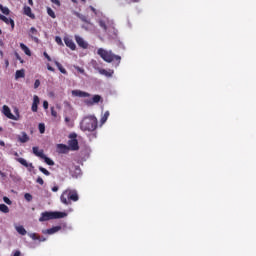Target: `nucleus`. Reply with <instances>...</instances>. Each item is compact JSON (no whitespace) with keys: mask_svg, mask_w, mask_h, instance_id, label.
<instances>
[{"mask_svg":"<svg viewBox=\"0 0 256 256\" xmlns=\"http://www.w3.org/2000/svg\"><path fill=\"white\" fill-rule=\"evenodd\" d=\"M72 3H77V0H71Z\"/></svg>","mask_w":256,"mask_h":256,"instance_id":"58","label":"nucleus"},{"mask_svg":"<svg viewBox=\"0 0 256 256\" xmlns=\"http://www.w3.org/2000/svg\"><path fill=\"white\" fill-rule=\"evenodd\" d=\"M39 171H41V173H43L47 177H49V175H51V172H49V170L45 169L43 166L39 167Z\"/></svg>","mask_w":256,"mask_h":256,"instance_id":"29","label":"nucleus"},{"mask_svg":"<svg viewBox=\"0 0 256 256\" xmlns=\"http://www.w3.org/2000/svg\"><path fill=\"white\" fill-rule=\"evenodd\" d=\"M25 77V70H17L15 73V79H23Z\"/></svg>","mask_w":256,"mask_h":256,"instance_id":"22","label":"nucleus"},{"mask_svg":"<svg viewBox=\"0 0 256 256\" xmlns=\"http://www.w3.org/2000/svg\"><path fill=\"white\" fill-rule=\"evenodd\" d=\"M64 43L66 47H69V49H71V51H75L77 49V45H75V42H73V39H71L70 37H64Z\"/></svg>","mask_w":256,"mask_h":256,"instance_id":"7","label":"nucleus"},{"mask_svg":"<svg viewBox=\"0 0 256 256\" xmlns=\"http://www.w3.org/2000/svg\"><path fill=\"white\" fill-rule=\"evenodd\" d=\"M18 141L20 143H27L29 141V135L26 132H21V135L18 136Z\"/></svg>","mask_w":256,"mask_h":256,"instance_id":"19","label":"nucleus"},{"mask_svg":"<svg viewBox=\"0 0 256 256\" xmlns=\"http://www.w3.org/2000/svg\"><path fill=\"white\" fill-rule=\"evenodd\" d=\"M97 55L103 59L106 63H113V61H116V67H119L121 64V56L115 55L113 51L111 50H105L103 48H99L97 50Z\"/></svg>","mask_w":256,"mask_h":256,"instance_id":"1","label":"nucleus"},{"mask_svg":"<svg viewBox=\"0 0 256 256\" xmlns=\"http://www.w3.org/2000/svg\"><path fill=\"white\" fill-rule=\"evenodd\" d=\"M55 41H56L57 45H63V40L61 39V37L56 36Z\"/></svg>","mask_w":256,"mask_h":256,"instance_id":"35","label":"nucleus"},{"mask_svg":"<svg viewBox=\"0 0 256 256\" xmlns=\"http://www.w3.org/2000/svg\"><path fill=\"white\" fill-rule=\"evenodd\" d=\"M41 159H43L47 165H55V162H53V160H51V158L47 157L45 154L41 157Z\"/></svg>","mask_w":256,"mask_h":256,"instance_id":"23","label":"nucleus"},{"mask_svg":"<svg viewBox=\"0 0 256 256\" xmlns=\"http://www.w3.org/2000/svg\"><path fill=\"white\" fill-rule=\"evenodd\" d=\"M52 191H53L54 193H57V191H59V186H53V187H52Z\"/></svg>","mask_w":256,"mask_h":256,"instance_id":"45","label":"nucleus"},{"mask_svg":"<svg viewBox=\"0 0 256 256\" xmlns=\"http://www.w3.org/2000/svg\"><path fill=\"white\" fill-rule=\"evenodd\" d=\"M32 151H33L34 155H35L36 157H40V159H42V157L45 155V153L43 152V150H39V147H37V146H34V147L32 148Z\"/></svg>","mask_w":256,"mask_h":256,"instance_id":"18","label":"nucleus"},{"mask_svg":"<svg viewBox=\"0 0 256 256\" xmlns=\"http://www.w3.org/2000/svg\"><path fill=\"white\" fill-rule=\"evenodd\" d=\"M36 183H38L39 185H44L45 181H43V178L38 177L37 180H36Z\"/></svg>","mask_w":256,"mask_h":256,"instance_id":"38","label":"nucleus"},{"mask_svg":"<svg viewBox=\"0 0 256 256\" xmlns=\"http://www.w3.org/2000/svg\"><path fill=\"white\" fill-rule=\"evenodd\" d=\"M43 108H44V109H49V102H48L47 100H45V101L43 102Z\"/></svg>","mask_w":256,"mask_h":256,"instance_id":"40","label":"nucleus"},{"mask_svg":"<svg viewBox=\"0 0 256 256\" xmlns=\"http://www.w3.org/2000/svg\"><path fill=\"white\" fill-rule=\"evenodd\" d=\"M82 131H95L97 129V118L95 116H87L80 123Z\"/></svg>","mask_w":256,"mask_h":256,"instance_id":"3","label":"nucleus"},{"mask_svg":"<svg viewBox=\"0 0 256 256\" xmlns=\"http://www.w3.org/2000/svg\"><path fill=\"white\" fill-rule=\"evenodd\" d=\"M0 145L1 147H5V142H3V140H0Z\"/></svg>","mask_w":256,"mask_h":256,"instance_id":"53","label":"nucleus"},{"mask_svg":"<svg viewBox=\"0 0 256 256\" xmlns=\"http://www.w3.org/2000/svg\"><path fill=\"white\" fill-rule=\"evenodd\" d=\"M28 236L30 239H33V241H39L40 239V236L37 233H29Z\"/></svg>","mask_w":256,"mask_h":256,"instance_id":"26","label":"nucleus"},{"mask_svg":"<svg viewBox=\"0 0 256 256\" xmlns=\"http://www.w3.org/2000/svg\"><path fill=\"white\" fill-rule=\"evenodd\" d=\"M60 201L63 205H71L72 202L77 203V201H79V194L77 190L68 188L62 192Z\"/></svg>","mask_w":256,"mask_h":256,"instance_id":"2","label":"nucleus"},{"mask_svg":"<svg viewBox=\"0 0 256 256\" xmlns=\"http://www.w3.org/2000/svg\"><path fill=\"white\" fill-rule=\"evenodd\" d=\"M75 41L82 49H87L89 47V44H87V42L80 36H75Z\"/></svg>","mask_w":256,"mask_h":256,"instance_id":"12","label":"nucleus"},{"mask_svg":"<svg viewBox=\"0 0 256 256\" xmlns=\"http://www.w3.org/2000/svg\"><path fill=\"white\" fill-rule=\"evenodd\" d=\"M82 1V3H87V0H81Z\"/></svg>","mask_w":256,"mask_h":256,"instance_id":"59","label":"nucleus"},{"mask_svg":"<svg viewBox=\"0 0 256 256\" xmlns=\"http://www.w3.org/2000/svg\"><path fill=\"white\" fill-rule=\"evenodd\" d=\"M90 9L95 15H97V9H95V7L90 6Z\"/></svg>","mask_w":256,"mask_h":256,"instance_id":"47","label":"nucleus"},{"mask_svg":"<svg viewBox=\"0 0 256 256\" xmlns=\"http://www.w3.org/2000/svg\"><path fill=\"white\" fill-rule=\"evenodd\" d=\"M47 13L52 19H55L57 16L55 15V12L51 8H47Z\"/></svg>","mask_w":256,"mask_h":256,"instance_id":"30","label":"nucleus"},{"mask_svg":"<svg viewBox=\"0 0 256 256\" xmlns=\"http://www.w3.org/2000/svg\"><path fill=\"white\" fill-rule=\"evenodd\" d=\"M24 199H25L26 201H28V202H31V201H33V196H32L30 193H26V194L24 195Z\"/></svg>","mask_w":256,"mask_h":256,"instance_id":"32","label":"nucleus"},{"mask_svg":"<svg viewBox=\"0 0 256 256\" xmlns=\"http://www.w3.org/2000/svg\"><path fill=\"white\" fill-rule=\"evenodd\" d=\"M20 49L24 51L25 55H28V57H31V50L29 49V47H27V45H25L24 43H20Z\"/></svg>","mask_w":256,"mask_h":256,"instance_id":"20","label":"nucleus"},{"mask_svg":"<svg viewBox=\"0 0 256 256\" xmlns=\"http://www.w3.org/2000/svg\"><path fill=\"white\" fill-rule=\"evenodd\" d=\"M101 101V96L100 95H94L92 99L85 100L84 103L88 107L93 106L95 103H99Z\"/></svg>","mask_w":256,"mask_h":256,"instance_id":"8","label":"nucleus"},{"mask_svg":"<svg viewBox=\"0 0 256 256\" xmlns=\"http://www.w3.org/2000/svg\"><path fill=\"white\" fill-rule=\"evenodd\" d=\"M40 86H41V81L39 79L35 80L34 89H39Z\"/></svg>","mask_w":256,"mask_h":256,"instance_id":"34","label":"nucleus"},{"mask_svg":"<svg viewBox=\"0 0 256 256\" xmlns=\"http://www.w3.org/2000/svg\"><path fill=\"white\" fill-rule=\"evenodd\" d=\"M68 147L71 151H79V141L77 140V134L71 133L69 135Z\"/></svg>","mask_w":256,"mask_h":256,"instance_id":"6","label":"nucleus"},{"mask_svg":"<svg viewBox=\"0 0 256 256\" xmlns=\"http://www.w3.org/2000/svg\"><path fill=\"white\" fill-rule=\"evenodd\" d=\"M37 35H39V31H37L35 27H31L29 30V37H31L35 43H39V38Z\"/></svg>","mask_w":256,"mask_h":256,"instance_id":"11","label":"nucleus"},{"mask_svg":"<svg viewBox=\"0 0 256 256\" xmlns=\"http://www.w3.org/2000/svg\"><path fill=\"white\" fill-rule=\"evenodd\" d=\"M101 27H103L104 29H107V26L105 24H103V22H101Z\"/></svg>","mask_w":256,"mask_h":256,"instance_id":"55","label":"nucleus"},{"mask_svg":"<svg viewBox=\"0 0 256 256\" xmlns=\"http://www.w3.org/2000/svg\"><path fill=\"white\" fill-rule=\"evenodd\" d=\"M73 97H91V94L81 90H72Z\"/></svg>","mask_w":256,"mask_h":256,"instance_id":"15","label":"nucleus"},{"mask_svg":"<svg viewBox=\"0 0 256 256\" xmlns=\"http://www.w3.org/2000/svg\"><path fill=\"white\" fill-rule=\"evenodd\" d=\"M74 15H76V17H78V19H80V17H81V13H79V12H74Z\"/></svg>","mask_w":256,"mask_h":256,"instance_id":"52","label":"nucleus"},{"mask_svg":"<svg viewBox=\"0 0 256 256\" xmlns=\"http://www.w3.org/2000/svg\"><path fill=\"white\" fill-rule=\"evenodd\" d=\"M24 15L30 17V19H35V14H33L31 7L29 6H24Z\"/></svg>","mask_w":256,"mask_h":256,"instance_id":"17","label":"nucleus"},{"mask_svg":"<svg viewBox=\"0 0 256 256\" xmlns=\"http://www.w3.org/2000/svg\"><path fill=\"white\" fill-rule=\"evenodd\" d=\"M77 70L79 71V73H85V70L83 68L77 67Z\"/></svg>","mask_w":256,"mask_h":256,"instance_id":"51","label":"nucleus"},{"mask_svg":"<svg viewBox=\"0 0 256 256\" xmlns=\"http://www.w3.org/2000/svg\"><path fill=\"white\" fill-rule=\"evenodd\" d=\"M16 161L20 163V165H23L24 167H29V163H27V160L25 158H17Z\"/></svg>","mask_w":256,"mask_h":256,"instance_id":"25","label":"nucleus"},{"mask_svg":"<svg viewBox=\"0 0 256 256\" xmlns=\"http://www.w3.org/2000/svg\"><path fill=\"white\" fill-rule=\"evenodd\" d=\"M15 229H16L17 233H19V235H27V230H25V227L16 226Z\"/></svg>","mask_w":256,"mask_h":256,"instance_id":"24","label":"nucleus"},{"mask_svg":"<svg viewBox=\"0 0 256 256\" xmlns=\"http://www.w3.org/2000/svg\"><path fill=\"white\" fill-rule=\"evenodd\" d=\"M3 9V5L0 4V11Z\"/></svg>","mask_w":256,"mask_h":256,"instance_id":"60","label":"nucleus"},{"mask_svg":"<svg viewBox=\"0 0 256 256\" xmlns=\"http://www.w3.org/2000/svg\"><path fill=\"white\" fill-rule=\"evenodd\" d=\"M61 231V226H54L52 228H49L47 230H44L43 233L47 235H53L57 232Z\"/></svg>","mask_w":256,"mask_h":256,"instance_id":"16","label":"nucleus"},{"mask_svg":"<svg viewBox=\"0 0 256 256\" xmlns=\"http://www.w3.org/2000/svg\"><path fill=\"white\" fill-rule=\"evenodd\" d=\"M39 103H40L39 96L34 95L33 96L32 107H31V111L33 113H37V111L39 110Z\"/></svg>","mask_w":256,"mask_h":256,"instance_id":"10","label":"nucleus"},{"mask_svg":"<svg viewBox=\"0 0 256 256\" xmlns=\"http://www.w3.org/2000/svg\"><path fill=\"white\" fill-rule=\"evenodd\" d=\"M13 256H21V251L16 250L13 254Z\"/></svg>","mask_w":256,"mask_h":256,"instance_id":"49","label":"nucleus"},{"mask_svg":"<svg viewBox=\"0 0 256 256\" xmlns=\"http://www.w3.org/2000/svg\"><path fill=\"white\" fill-rule=\"evenodd\" d=\"M0 11L3 13V15H9L11 13V10H9L7 7H3V6Z\"/></svg>","mask_w":256,"mask_h":256,"instance_id":"31","label":"nucleus"},{"mask_svg":"<svg viewBox=\"0 0 256 256\" xmlns=\"http://www.w3.org/2000/svg\"><path fill=\"white\" fill-rule=\"evenodd\" d=\"M48 71L55 72V68H53L51 65L47 64Z\"/></svg>","mask_w":256,"mask_h":256,"instance_id":"43","label":"nucleus"},{"mask_svg":"<svg viewBox=\"0 0 256 256\" xmlns=\"http://www.w3.org/2000/svg\"><path fill=\"white\" fill-rule=\"evenodd\" d=\"M141 0H132L133 3H139Z\"/></svg>","mask_w":256,"mask_h":256,"instance_id":"57","label":"nucleus"},{"mask_svg":"<svg viewBox=\"0 0 256 256\" xmlns=\"http://www.w3.org/2000/svg\"><path fill=\"white\" fill-rule=\"evenodd\" d=\"M98 73H100V75H104V77H113L115 71H113L112 69L105 70L103 68H98Z\"/></svg>","mask_w":256,"mask_h":256,"instance_id":"14","label":"nucleus"},{"mask_svg":"<svg viewBox=\"0 0 256 256\" xmlns=\"http://www.w3.org/2000/svg\"><path fill=\"white\" fill-rule=\"evenodd\" d=\"M63 217H67V213L65 212H42L39 218L40 223L45 221H51L52 219H63Z\"/></svg>","mask_w":256,"mask_h":256,"instance_id":"4","label":"nucleus"},{"mask_svg":"<svg viewBox=\"0 0 256 256\" xmlns=\"http://www.w3.org/2000/svg\"><path fill=\"white\" fill-rule=\"evenodd\" d=\"M44 57L47 59V61H51V56H49L47 52H44Z\"/></svg>","mask_w":256,"mask_h":256,"instance_id":"42","label":"nucleus"},{"mask_svg":"<svg viewBox=\"0 0 256 256\" xmlns=\"http://www.w3.org/2000/svg\"><path fill=\"white\" fill-rule=\"evenodd\" d=\"M58 148H59V149H67V145H65V144H59V145H58Z\"/></svg>","mask_w":256,"mask_h":256,"instance_id":"44","label":"nucleus"},{"mask_svg":"<svg viewBox=\"0 0 256 256\" xmlns=\"http://www.w3.org/2000/svg\"><path fill=\"white\" fill-rule=\"evenodd\" d=\"M51 3H54V5L61 7V2L59 0H51Z\"/></svg>","mask_w":256,"mask_h":256,"instance_id":"39","label":"nucleus"},{"mask_svg":"<svg viewBox=\"0 0 256 256\" xmlns=\"http://www.w3.org/2000/svg\"><path fill=\"white\" fill-rule=\"evenodd\" d=\"M16 59H18V61H20V63H23V59H21V56H19L18 53H16Z\"/></svg>","mask_w":256,"mask_h":256,"instance_id":"48","label":"nucleus"},{"mask_svg":"<svg viewBox=\"0 0 256 256\" xmlns=\"http://www.w3.org/2000/svg\"><path fill=\"white\" fill-rule=\"evenodd\" d=\"M80 19L83 21V23H89L87 16L81 14Z\"/></svg>","mask_w":256,"mask_h":256,"instance_id":"37","label":"nucleus"},{"mask_svg":"<svg viewBox=\"0 0 256 256\" xmlns=\"http://www.w3.org/2000/svg\"><path fill=\"white\" fill-rule=\"evenodd\" d=\"M0 55H1V57H3V51H0Z\"/></svg>","mask_w":256,"mask_h":256,"instance_id":"61","label":"nucleus"},{"mask_svg":"<svg viewBox=\"0 0 256 256\" xmlns=\"http://www.w3.org/2000/svg\"><path fill=\"white\" fill-rule=\"evenodd\" d=\"M2 113L8 119H12V121H19V118H20L19 109H15V114L16 115H13V113H11V108H9V106H7V105H4L2 107Z\"/></svg>","mask_w":256,"mask_h":256,"instance_id":"5","label":"nucleus"},{"mask_svg":"<svg viewBox=\"0 0 256 256\" xmlns=\"http://www.w3.org/2000/svg\"><path fill=\"white\" fill-rule=\"evenodd\" d=\"M6 67H9V60H5Z\"/></svg>","mask_w":256,"mask_h":256,"instance_id":"56","label":"nucleus"},{"mask_svg":"<svg viewBox=\"0 0 256 256\" xmlns=\"http://www.w3.org/2000/svg\"><path fill=\"white\" fill-rule=\"evenodd\" d=\"M29 5H31V7H33V0H28Z\"/></svg>","mask_w":256,"mask_h":256,"instance_id":"54","label":"nucleus"},{"mask_svg":"<svg viewBox=\"0 0 256 256\" xmlns=\"http://www.w3.org/2000/svg\"><path fill=\"white\" fill-rule=\"evenodd\" d=\"M109 115H110L109 111H106V112L104 113V115H103L102 118H101V123H102V124H103V123H107V120L109 119Z\"/></svg>","mask_w":256,"mask_h":256,"instance_id":"27","label":"nucleus"},{"mask_svg":"<svg viewBox=\"0 0 256 256\" xmlns=\"http://www.w3.org/2000/svg\"><path fill=\"white\" fill-rule=\"evenodd\" d=\"M0 131H3V128L0 127Z\"/></svg>","mask_w":256,"mask_h":256,"instance_id":"64","label":"nucleus"},{"mask_svg":"<svg viewBox=\"0 0 256 256\" xmlns=\"http://www.w3.org/2000/svg\"><path fill=\"white\" fill-rule=\"evenodd\" d=\"M51 115H52V117H57V112H56V110H55V108H51Z\"/></svg>","mask_w":256,"mask_h":256,"instance_id":"41","label":"nucleus"},{"mask_svg":"<svg viewBox=\"0 0 256 256\" xmlns=\"http://www.w3.org/2000/svg\"><path fill=\"white\" fill-rule=\"evenodd\" d=\"M71 175L72 177H75L77 179V177L81 176V167L74 165L71 167Z\"/></svg>","mask_w":256,"mask_h":256,"instance_id":"13","label":"nucleus"},{"mask_svg":"<svg viewBox=\"0 0 256 256\" xmlns=\"http://www.w3.org/2000/svg\"><path fill=\"white\" fill-rule=\"evenodd\" d=\"M64 121H65V123H71V118L65 117Z\"/></svg>","mask_w":256,"mask_h":256,"instance_id":"50","label":"nucleus"},{"mask_svg":"<svg viewBox=\"0 0 256 256\" xmlns=\"http://www.w3.org/2000/svg\"><path fill=\"white\" fill-rule=\"evenodd\" d=\"M0 211L2 213H9V207L5 204H0Z\"/></svg>","mask_w":256,"mask_h":256,"instance_id":"28","label":"nucleus"},{"mask_svg":"<svg viewBox=\"0 0 256 256\" xmlns=\"http://www.w3.org/2000/svg\"><path fill=\"white\" fill-rule=\"evenodd\" d=\"M3 201H4V203H6V205H11V199H9V197H7V196H4L3 197Z\"/></svg>","mask_w":256,"mask_h":256,"instance_id":"36","label":"nucleus"},{"mask_svg":"<svg viewBox=\"0 0 256 256\" xmlns=\"http://www.w3.org/2000/svg\"><path fill=\"white\" fill-rule=\"evenodd\" d=\"M38 241L40 242V243H43V242H45V241H47V238H45V237H41L40 236V239H38Z\"/></svg>","mask_w":256,"mask_h":256,"instance_id":"46","label":"nucleus"},{"mask_svg":"<svg viewBox=\"0 0 256 256\" xmlns=\"http://www.w3.org/2000/svg\"><path fill=\"white\" fill-rule=\"evenodd\" d=\"M54 63L60 71V73H62L63 75H67V70L63 67V65H61V63H59V61H54Z\"/></svg>","mask_w":256,"mask_h":256,"instance_id":"21","label":"nucleus"},{"mask_svg":"<svg viewBox=\"0 0 256 256\" xmlns=\"http://www.w3.org/2000/svg\"><path fill=\"white\" fill-rule=\"evenodd\" d=\"M16 157L19 155L17 152L15 153Z\"/></svg>","mask_w":256,"mask_h":256,"instance_id":"63","label":"nucleus"},{"mask_svg":"<svg viewBox=\"0 0 256 256\" xmlns=\"http://www.w3.org/2000/svg\"><path fill=\"white\" fill-rule=\"evenodd\" d=\"M0 21L6 23V25H11L12 29H15V21L11 18H7V16L0 14Z\"/></svg>","mask_w":256,"mask_h":256,"instance_id":"9","label":"nucleus"},{"mask_svg":"<svg viewBox=\"0 0 256 256\" xmlns=\"http://www.w3.org/2000/svg\"><path fill=\"white\" fill-rule=\"evenodd\" d=\"M38 129L40 133H45V124L40 123Z\"/></svg>","mask_w":256,"mask_h":256,"instance_id":"33","label":"nucleus"},{"mask_svg":"<svg viewBox=\"0 0 256 256\" xmlns=\"http://www.w3.org/2000/svg\"><path fill=\"white\" fill-rule=\"evenodd\" d=\"M3 34V31L0 29V35H2Z\"/></svg>","mask_w":256,"mask_h":256,"instance_id":"62","label":"nucleus"}]
</instances>
